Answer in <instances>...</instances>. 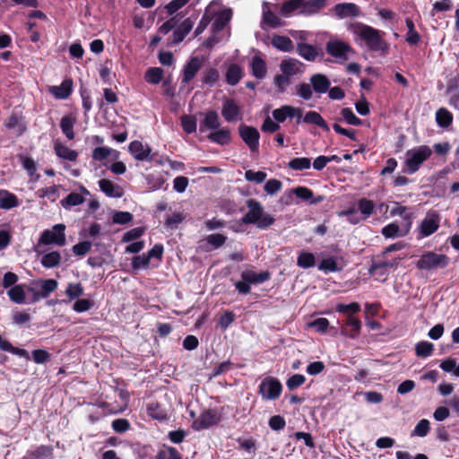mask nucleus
Here are the masks:
<instances>
[{
    "instance_id": "obj_1",
    "label": "nucleus",
    "mask_w": 459,
    "mask_h": 459,
    "mask_svg": "<svg viewBox=\"0 0 459 459\" xmlns=\"http://www.w3.org/2000/svg\"><path fill=\"white\" fill-rule=\"evenodd\" d=\"M349 30L359 47L377 53L381 56H386L389 54L390 44L384 39L385 34L384 31L359 22L351 23Z\"/></svg>"
},
{
    "instance_id": "obj_2",
    "label": "nucleus",
    "mask_w": 459,
    "mask_h": 459,
    "mask_svg": "<svg viewBox=\"0 0 459 459\" xmlns=\"http://www.w3.org/2000/svg\"><path fill=\"white\" fill-rule=\"evenodd\" d=\"M247 207L248 211L241 219L244 224H254L260 230H265L275 222V219L264 212V207L255 199H248Z\"/></svg>"
},
{
    "instance_id": "obj_3",
    "label": "nucleus",
    "mask_w": 459,
    "mask_h": 459,
    "mask_svg": "<svg viewBox=\"0 0 459 459\" xmlns=\"http://www.w3.org/2000/svg\"><path fill=\"white\" fill-rule=\"evenodd\" d=\"M432 154V150L428 145H420L408 150L405 152V165L407 171L413 174L419 170L421 164Z\"/></svg>"
},
{
    "instance_id": "obj_4",
    "label": "nucleus",
    "mask_w": 459,
    "mask_h": 459,
    "mask_svg": "<svg viewBox=\"0 0 459 459\" xmlns=\"http://www.w3.org/2000/svg\"><path fill=\"white\" fill-rule=\"evenodd\" d=\"M65 225L59 223L52 227L51 230H45L40 234L38 241L37 247L39 248L41 245H56L64 246L65 244Z\"/></svg>"
},
{
    "instance_id": "obj_5",
    "label": "nucleus",
    "mask_w": 459,
    "mask_h": 459,
    "mask_svg": "<svg viewBox=\"0 0 459 459\" xmlns=\"http://www.w3.org/2000/svg\"><path fill=\"white\" fill-rule=\"evenodd\" d=\"M222 420V415L217 409L203 411L199 417L192 423V429L200 431L218 425Z\"/></svg>"
},
{
    "instance_id": "obj_6",
    "label": "nucleus",
    "mask_w": 459,
    "mask_h": 459,
    "mask_svg": "<svg viewBox=\"0 0 459 459\" xmlns=\"http://www.w3.org/2000/svg\"><path fill=\"white\" fill-rule=\"evenodd\" d=\"M448 264V257L446 255L434 252L424 253L417 261L416 266L420 270H432L445 268Z\"/></svg>"
},
{
    "instance_id": "obj_7",
    "label": "nucleus",
    "mask_w": 459,
    "mask_h": 459,
    "mask_svg": "<svg viewBox=\"0 0 459 459\" xmlns=\"http://www.w3.org/2000/svg\"><path fill=\"white\" fill-rule=\"evenodd\" d=\"M281 390L282 385L277 378L266 377L261 381L258 393L264 400H276L281 395Z\"/></svg>"
},
{
    "instance_id": "obj_8",
    "label": "nucleus",
    "mask_w": 459,
    "mask_h": 459,
    "mask_svg": "<svg viewBox=\"0 0 459 459\" xmlns=\"http://www.w3.org/2000/svg\"><path fill=\"white\" fill-rule=\"evenodd\" d=\"M327 54L340 62H345L349 54L352 53V48L345 41L340 39L329 40L325 45Z\"/></svg>"
},
{
    "instance_id": "obj_9",
    "label": "nucleus",
    "mask_w": 459,
    "mask_h": 459,
    "mask_svg": "<svg viewBox=\"0 0 459 459\" xmlns=\"http://www.w3.org/2000/svg\"><path fill=\"white\" fill-rule=\"evenodd\" d=\"M238 134L251 152H258L260 134L255 127L242 124L238 126Z\"/></svg>"
},
{
    "instance_id": "obj_10",
    "label": "nucleus",
    "mask_w": 459,
    "mask_h": 459,
    "mask_svg": "<svg viewBox=\"0 0 459 459\" xmlns=\"http://www.w3.org/2000/svg\"><path fill=\"white\" fill-rule=\"evenodd\" d=\"M221 115L228 123L241 121L243 113L239 105L232 99H224L221 107Z\"/></svg>"
},
{
    "instance_id": "obj_11",
    "label": "nucleus",
    "mask_w": 459,
    "mask_h": 459,
    "mask_svg": "<svg viewBox=\"0 0 459 459\" xmlns=\"http://www.w3.org/2000/svg\"><path fill=\"white\" fill-rule=\"evenodd\" d=\"M32 285L39 288L38 292H34L30 296V302H38L42 299L48 298L50 293L54 292L58 286V282L55 279L39 280L33 281Z\"/></svg>"
},
{
    "instance_id": "obj_12",
    "label": "nucleus",
    "mask_w": 459,
    "mask_h": 459,
    "mask_svg": "<svg viewBox=\"0 0 459 459\" xmlns=\"http://www.w3.org/2000/svg\"><path fill=\"white\" fill-rule=\"evenodd\" d=\"M412 223V215L405 214L404 216V224L402 227H399L396 223L393 222L382 229V234L384 237L387 238H394L396 237H403L405 236L411 226Z\"/></svg>"
},
{
    "instance_id": "obj_13",
    "label": "nucleus",
    "mask_w": 459,
    "mask_h": 459,
    "mask_svg": "<svg viewBox=\"0 0 459 459\" xmlns=\"http://www.w3.org/2000/svg\"><path fill=\"white\" fill-rule=\"evenodd\" d=\"M128 151L138 161L153 160L152 148L147 143H143L142 142L136 140L133 141L128 146Z\"/></svg>"
},
{
    "instance_id": "obj_14",
    "label": "nucleus",
    "mask_w": 459,
    "mask_h": 459,
    "mask_svg": "<svg viewBox=\"0 0 459 459\" xmlns=\"http://www.w3.org/2000/svg\"><path fill=\"white\" fill-rule=\"evenodd\" d=\"M440 217L437 212H429L420 225V235L426 238L436 232L439 227Z\"/></svg>"
},
{
    "instance_id": "obj_15",
    "label": "nucleus",
    "mask_w": 459,
    "mask_h": 459,
    "mask_svg": "<svg viewBox=\"0 0 459 459\" xmlns=\"http://www.w3.org/2000/svg\"><path fill=\"white\" fill-rule=\"evenodd\" d=\"M204 59L199 56H193L183 68L182 82L188 83L197 74L203 66Z\"/></svg>"
},
{
    "instance_id": "obj_16",
    "label": "nucleus",
    "mask_w": 459,
    "mask_h": 459,
    "mask_svg": "<svg viewBox=\"0 0 459 459\" xmlns=\"http://www.w3.org/2000/svg\"><path fill=\"white\" fill-rule=\"evenodd\" d=\"M27 285L18 284L7 290V296L9 299L15 304H33L30 302V296L26 295Z\"/></svg>"
},
{
    "instance_id": "obj_17",
    "label": "nucleus",
    "mask_w": 459,
    "mask_h": 459,
    "mask_svg": "<svg viewBox=\"0 0 459 459\" xmlns=\"http://www.w3.org/2000/svg\"><path fill=\"white\" fill-rule=\"evenodd\" d=\"M296 52L299 56L308 62H315L317 58L323 56V53L319 48L311 44H302L296 48Z\"/></svg>"
},
{
    "instance_id": "obj_18",
    "label": "nucleus",
    "mask_w": 459,
    "mask_h": 459,
    "mask_svg": "<svg viewBox=\"0 0 459 459\" xmlns=\"http://www.w3.org/2000/svg\"><path fill=\"white\" fill-rule=\"evenodd\" d=\"M221 126L218 113L215 110H208L204 114V119L200 123L199 130L204 133L207 130H217Z\"/></svg>"
},
{
    "instance_id": "obj_19",
    "label": "nucleus",
    "mask_w": 459,
    "mask_h": 459,
    "mask_svg": "<svg viewBox=\"0 0 459 459\" xmlns=\"http://www.w3.org/2000/svg\"><path fill=\"white\" fill-rule=\"evenodd\" d=\"M333 12L339 19L348 17H357L359 15V8L352 3L337 4L333 7Z\"/></svg>"
},
{
    "instance_id": "obj_20",
    "label": "nucleus",
    "mask_w": 459,
    "mask_h": 459,
    "mask_svg": "<svg viewBox=\"0 0 459 459\" xmlns=\"http://www.w3.org/2000/svg\"><path fill=\"white\" fill-rule=\"evenodd\" d=\"M303 63L296 58H287L281 61L280 65L282 74L288 76H293L303 72Z\"/></svg>"
},
{
    "instance_id": "obj_21",
    "label": "nucleus",
    "mask_w": 459,
    "mask_h": 459,
    "mask_svg": "<svg viewBox=\"0 0 459 459\" xmlns=\"http://www.w3.org/2000/svg\"><path fill=\"white\" fill-rule=\"evenodd\" d=\"M270 273L267 271L256 273L253 270H245L241 273V279L247 281L248 284H261L270 279Z\"/></svg>"
},
{
    "instance_id": "obj_22",
    "label": "nucleus",
    "mask_w": 459,
    "mask_h": 459,
    "mask_svg": "<svg viewBox=\"0 0 459 459\" xmlns=\"http://www.w3.org/2000/svg\"><path fill=\"white\" fill-rule=\"evenodd\" d=\"M81 191L82 193H70L61 201L62 206L65 209H70L73 206L82 204L85 201L84 195H89L90 192L84 186H81Z\"/></svg>"
},
{
    "instance_id": "obj_23",
    "label": "nucleus",
    "mask_w": 459,
    "mask_h": 459,
    "mask_svg": "<svg viewBox=\"0 0 459 459\" xmlns=\"http://www.w3.org/2000/svg\"><path fill=\"white\" fill-rule=\"evenodd\" d=\"M100 190L108 197L119 198L123 195V189L118 185L109 179H100L99 181Z\"/></svg>"
},
{
    "instance_id": "obj_24",
    "label": "nucleus",
    "mask_w": 459,
    "mask_h": 459,
    "mask_svg": "<svg viewBox=\"0 0 459 459\" xmlns=\"http://www.w3.org/2000/svg\"><path fill=\"white\" fill-rule=\"evenodd\" d=\"M194 26V21L191 18L184 20L173 32L172 43L178 44L191 31Z\"/></svg>"
},
{
    "instance_id": "obj_25",
    "label": "nucleus",
    "mask_w": 459,
    "mask_h": 459,
    "mask_svg": "<svg viewBox=\"0 0 459 459\" xmlns=\"http://www.w3.org/2000/svg\"><path fill=\"white\" fill-rule=\"evenodd\" d=\"M310 83L313 90L319 94H323L328 91L331 82L330 80L322 74H316L310 77Z\"/></svg>"
},
{
    "instance_id": "obj_26",
    "label": "nucleus",
    "mask_w": 459,
    "mask_h": 459,
    "mask_svg": "<svg viewBox=\"0 0 459 459\" xmlns=\"http://www.w3.org/2000/svg\"><path fill=\"white\" fill-rule=\"evenodd\" d=\"M325 3L326 0H301L300 14L316 13L325 7Z\"/></svg>"
},
{
    "instance_id": "obj_27",
    "label": "nucleus",
    "mask_w": 459,
    "mask_h": 459,
    "mask_svg": "<svg viewBox=\"0 0 459 459\" xmlns=\"http://www.w3.org/2000/svg\"><path fill=\"white\" fill-rule=\"evenodd\" d=\"M252 75L257 79H264L267 74L265 61L260 56H254L250 63Z\"/></svg>"
},
{
    "instance_id": "obj_28",
    "label": "nucleus",
    "mask_w": 459,
    "mask_h": 459,
    "mask_svg": "<svg viewBox=\"0 0 459 459\" xmlns=\"http://www.w3.org/2000/svg\"><path fill=\"white\" fill-rule=\"evenodd\" d=\"M72 81L71 80H65L60 85L58 86H51L49 88V92L58 100H65L67 99L71 92H72Z\"/></svg>"
},
{
    "instance_id": "obj_29",
    "label": "nucleus",
    "mask_w": 459,
    "mask_h": 459,
    "mask_svg": "<svg viewBox=\"0 0 459 459\" xmlns=\"http://www.w3.org/2000/svg\"><path fill=\"white\" fill-rule=\"evenodd\" d=\"M39 252L41 254L40 263L43 267L50 269L59 265L61 262V255L58 251Z\"/></svg>"
},
{
    "instance_id": "obj_30",
    "label": "nucleus",
    "mask_w": 459,
    "mask_h": 459,
    "mask_svg": "<svg viewBox=\"0 0 459 459\" xmlns=\"http://www.w3.org/2000/svg\"><path fill=\"white\" fill-rule=\"evenodd\" d=\"M207 137L212 143L220 145H226L231 141L230 130L227 127L217 129L216 131L209 134Z\"/></svg>"
},
{
    "instance_id": "obj_31",
    "label": "nucleus",
    "mask_w": 459,
    "mask_h": 459,
    "mask_svg": "<svg viewBox=\"0 0 459 459\" xmlns=\"http://www.w3.org/2000/svg\"><path fill=\"white\" fill-rule=\"evenodd\" d=\"M76 124V117L72 114L66 115L61 118L60 128L62 133L68 140L74 139V126Z\"/></svg>"
},
{
    "instance_id": "obj_32",
    "label": "nucleus",
    "mask_w": 459,
    "mask_h": 459,
    "mask_svg": "<svg viewBox=\"0 0 459 459\" xmlns=\"http://www.w3.org/2000/svg\"><path fill=\"white\" fill-rule=\"evenodd\" d=\"M346 325L350 326L351 330L347 331L346 328H342V334L351 339L357 338L361 329V322L352 316H348L346 318Z\"/></svg>"
},
{
    "instance_id": "obj_33",
    "label": "nucleus",
    "mask_w": 459,
    "mask_h": 459,
    "mask_svg": "<svg viewBox=\"0 0 459 459\" xmlns=\"http://www.w3.org/2000/svg\"><path fill=\"white\" fill-rule=\"evenodd\" d=\"M54 151L56 156L63 160L74 161L78 157L76 151L68 148L66 145L59 142H56L54 143Z\"/></svg>"
},
{
    "instance_id": "obj_34",
    "label": "nucleus",
    "mask_w": 459,
    "mask_h": 459,
    "mask_svg": "<svg viewBox=\"0 0 459 459\" xmlns=\"http://www.w3.org/2000/svg\"><path fill=\"white\" fill-rule=\"evenodd\" d=\"M271 43L273 48L282 52H292L295 48L292 40L286 36L274 35Z\"/></svg>"
},
{
    "instance_id": "obj_35",
    "label": "nucleus",
    "mask_w": 459,
    "mask_h": 459,
    "mask_svg": "<svg viewBox=\"0 0 459 459\" xmlns=\"http://www.w3.org/2000/svg\"><path fill=\"white\" fill-rule=\"evenodd\" d=\"M19 205L16 195L7 190H0V209L10 210Z\"/></svg>"
},
{
    "instance_id": "obj_36",
    "label": "nucleus",
    "mask_w": 459,
    "mask_h": 459,
    "mask_svg": "<svg viewBox=\"0 0 459 459\" xmlns=\"http://www.w3.org/2000/svg\"><path fill=\"white\" fill-rule=\"evenodd\" d=\"M147 414L152 419L163 421L168 419V413L166 410L158 403H150L147 404Z\"/></svg>"
},
{
    "instance_id": "obj_37",
    "label": "nucleus",
    "mask_w": 459,
    "mask_h": 459,
    "mask_svg": "<svg viewBox=\"0 0 459 459\" xmlns=\"http://www.w3.org/2000/svg\"><path fill=\"white\" fill-rule=\"evenodd\" d=\"M243 77V69L237 64L230 65L226 72V82L230 85H237Z\"/></svg>"
},
{
    "instance_id": "obj_38",
    "label": "nucleus",
    "mask_w": 459,
    "mask_h": 459,
    "mask_svg": "<svg viewBox=\"0 0 459 459\" xmlns=\"http://www.w3.org/2000/svg\"><path fill=\"white\" fill-rule=\"evenodd\" d=\"M303 122L309 125H316L325 131H329V126L322 116L316 111H308L303 117Z\"/></svg>"
},
{
    "instance_id": "obj_39",
    "label": "nucleus",
    "mask_w": 459,
    "mask_h": 459,
    "mask_svg": "<svg viewBox=\"0 0 459 459\" xmlns=\"http://www.w3.org/2000/svg\"><path fill=\"white\" fill-rule=\"evenodd\" d=\"M397 266V259L393 261H384V260H377L372 263L369 273L371 274H379L381 276L385 274V270L388 267H396Z\"/></svg>"
},
{
    "instance_id": "obj_40",
    "label": "nucleus",
    "mask_w": 459,
    "mask_h": 459,
    "mask_svg": "<svg viewBox=\"0 0 459 459\" xmlns=\"http://www.w3.org/2000/svg\"><path fill=\"white\" fill-rule=\"evenodd\" d=\"M232 17V12L230 9L222 10L216 17L213 24L212 30L213 32H218L222 30L227 23L230 21Z\"/></svg>"
},
{
    "instance_id": "obj_41",
    "label": "nucleus",
    "mask_w": 459,
    "mask_h": 459,
    "mask_svg": "<svg viewBox=\"0 0 459 459\" xmlns=\"http://www.w3.org/2000/svg\"><path fill=\"white\" fill-rule=\"evenodd\" d=\"M262 22L266 23L272 28H276L281 25V19L269 10V4L266 2H264L263 4Z\"/></svg>"
},
{
    "instance_id": "obj_42",
    "label": "nucleus",
    "mask_w": 459,
    "mask_h": 459,
    "mask_svg": "<svg viewBox=\"0 0 459 459\" xmlns=\"http://www.w3.org/2000/svg\"><path fill=\"white\" fill-rule=\"evenodd\" d=\"M453 114L446 108H440L436 112V122L438 126L447 128L453 123Z\"/></svg>"
},
{
    "instance_id": "obj_43",
    "label": "nucleus",
    "mask_w": 459,
    "mask_h": 459,
    "mask_svg": "<svg viewBox=\"0 0 459 459\" xmlns=\"http://www.w3.org/2000/svg\"><path fill=\"white\" fill-rule=\"evenodd\" d=\"M295 107L290 105L281 106L273 111V117L278 123H282L286 118H293Z\"/></svg>"
},
{
    "instance_id": "obj_44",
    "label": "nucleus",
    "mask_w": 459,
    "mask_h": 459,
    "mask_svg": "<svg viewBox=\"0 0 459 459\" xmlns=\"http://www.w3.org/2000/svg\"><path fill=\"white\" fill-rule=\"evenodd\" d=\"M407 33L405 40L409 45H417L420 41V35L415 30L414 22L411 18L405 19Z\"/></svg>"
},
{
    "instance_id": "obj_45",
    "label": "nucleus",
    "mask_w": 459,
    "mask_h": 459,
    "mask_svg": "<svg viewBox=\"0 0 459 459\" xmlns=\"http://www.w3.org/2000/svg\"><path fill=\"white\" fill-rule=\"evenodd\" d=\"M301 0L284 1L281 7V13L284 17L290 16L294 12L300 14Z\"/></svg>"
},
{
    "instance_id": "obj_46",
    "label": "nucleus",
    "mask_w": 459,
    "mask_h": 459,
    "mask_svg": "<svg viewBox=\"0 0 459 459\" xmlns=\"http://www.w3.org/2000/svg\"><path fill=\"white\" fill-rule=\"evenodd\" d=\"M297 264L300 268L308 269L316 264V258L312 253L302 251L297 258Z\"/></svg>"
},
{
    "instance_id": "obj_47",
    "label": "nucleus",
    "mask_w": 459,
    "mask_h": 459,
    "mask_svg": "<svg viewBox=\"0 0 459 459\" xmlns=\"http://www.w3.org/2000/svg\"><path fill=\"white\" fill-rule=\"evenodd\" d=\"M318 270L327 273H334L342 270V267H339L336 262L335 257H328L323 259L318 264Z\"/></svg>"
},
{
    "instance_id": "obj_48",
    "label": "nucleus",
    "mask_w": 459,
    "mask_h": 459,
    "mask_svg": "<svg viewBox=\"0 0 459 459\" xmlns=\"http://www.w3.org/2000/svg\"><path fill=\"white\" fill-rule=\"evenodd\" d=\"M358 209L360 213L364 216V219H368L373 214L375 210V204L373 201L367 198H360L358 201Z\"/></svg>"
},
{
    "instance_id": "obj_49",
    "label": "nucleus",
    "mask_w": 459,
    "mask_h": 459,
    "mask_svg": "<svg viewBox=\"0 0 459 459\" xmlns=\"http://www.w3.org/2000/svg\"><path fill=\"white\" fill-rule=\"evenodd\" d=\"M434 345L427 341H421L416 344L415 352L418 357L428 358L432 355Z\"/></svg>"
},
{
    "instance_id": "obj_50",
    "label": "nucleus",
    "mask_w": 459,
    "mask_h": 459,
    "mask_svg": "<svg viewBox=\"0 0 459 459\" xmlns=\"http://www.w3.org/2000/svg\"><path fill=\"white\" fill-rule=\"evenodd\" d=\"M288 167L293 170L308 169L311 167V160L306 157L294 158L288 162Z\"/></svg>"
},
{
    "instance_id": "obj_51",
    "label": "nucleus",
    "mask_w": 459,
    "mask_h": 459,
    "mask_svg": "<svg viewBox=\"0 0 459 459\" xmlns=\"http://www.w3.org/2000/svg\"><path fill=\"white\" fill-rule=\"evenodd\" d=\"M163 77V70L160 67H151L145 73V81L152 84H158Z\"/></svg>"
},
{
    "instance_id": "obj_52",
    "label": "nucleus",
    "mask_w": 459,
    "mask_h": 459,
    "mask_svg": "<svg viewBox=\"0 0 459 459\" xmlns=\"http://www.w3.org/2000/svg\"><path fill=\"white\" fill-rule=\"evenodd\" d=\"M219 76H220V74L217 69L208 68L203 72L202 82L204 84L212 87L215 85L216 82L218 81Z\"/></svg>"
},
{
    "instance_id": "obj_53",
    "label": "nucleus",
    "mask_w": 459,
    "mask_h": 459,
    "mask_svg": "<svg viewBox=\"0 0 459 459\" xmlns=\"http://www.w3.org/2000/svg\"><path fill=\"white\" fill-rule=\"evenodd\" d=\"M211 6H212V4L208 8H206L202 19L200 20L197 27L195 28V37H197L198 35L203 33L204 31V30L207 28V26L209 25V23L211 22V21L212 20L213 13L210 12Z\"/></svg>"
},
{
    "instance_id": "obj_54",
    "label": "nucleus",
    "mask_w": 459,
    "mask_h": 459,
    "mask_svg": "<svg viewBox=\"0 0 459 459\" xmlns=\"http://www.w3.org/2000/svg\"><path fill=\"white\" fill-rule=\"evenodd\" d=\"M291 37L296 40V48L299 45L308 44L312 38V33L307 30H292L290 31Z\"/></svg>"
},
{
    "instance_id": "obj_55",
    "label": "nucleus",
    "mask_w": 459,
    "mask_h": 459,
    "mask_svg": "<svg viewBox=\"0 0 459 459\" xmlns=\"http://www.w3.org/2000/svg\"><path fill=\"white\" fill-rule=\"evenodd\" d=\"M6 128L12 130L17 128L18 134H22L25 131L24 125L22 124L21 118L16 115L10 116L4 122Z\"/></svg>"
},
{
    "instance_id": "obj_56",
    "label": "nucleus",
    "mask_w": 459,
    "mask_h": 459,
    "mask_svg": "<svg viewBox=\"0 0 459 459\" xmlns=\"http://www.w3.org/2000/svg\"><path fill=\"white\" fill-rule=\"evenodd\" d=\"M181 126L186 134H192L196 131V120L192 116H183L181 117Z\"/></svg>"
},
{
    "instance_id": "obj_57",
    "label": "nucleus",
    "mask_w": 459,
    "mask_h": 459,
    "mask_svg": "<svg viewBox=\"0 0 459 459\" xmlns=\"http://www.w3.org/2000/svg\"><path fill=\"white\" fill-rule=\"evenodd\" d=\"M227 240V237L222 234H211L205 238V241L212 247V248L217 249L223 246Z\"/></svg>"
},
{
    "instance_id": "obj_58",
    "label": "nucleus",
    "mask_w": 459,
    "mask_h": 459,
    "mask_svg": "<svg viewBox=\"0 0 459 459\" xmlns=\"http://www.w3.org/2000/svg\"><path fill=\"white\" fill-rule=\"evenodd\" d=\"M306 382L305 376L301 374H294L286 381V386L292 391L301 386Z\"/></svg>"
},
{
    "instance_id": "obj_59",
    "label": "nucleus",
    "mask_w": 459,
    "mask_h": 459,
    "mask_svg": "<svg viewBox=\"0 0 459 459\" xmlns=\"http://www.w3.org/2000/svg\"><path fill=\"white\" fill-rule=\"evenodd\" d=\"M92 243L91 241L85 240L81 241L77 244H75L73 247V253L77 256H83L85 255L91 249Z\"/></svg>"
},
{
    "instance_id": "obj_60",
    "label": "nucleus",
    "mask_w": 459,
    "mask_h": 459,
    "mask_svg": "<svg viewBox=\"0 0 459 459\" xmlns=\"http://www.w3.org/2000/svg\"><path fill=\"white\" fill-rule=\"evenodd\" d=\"M341 114L343 119L349 124L352 126H360L362 121L360 118L355 116L353 111L350 108H344L342 109Z\"/></svg>"
},
{
    "instance_id": "obj_61",
    "label": "nucleus",
    "mask_w": 459,
    "mask_h": 459,
    "mask_svg": "<svg viewBox=\"0 0 459 459\" xmlns=\"http://www.w3.org/2000/svg\"><path fill=\"white\" fill-rule=\"evenodd\" d=\"M110 147L108 146H100L96 147L92 151L91 157L94 160L97 161H103L110 155Z\"/></svg>"
},
{
    "instance_id": "obj_62",
    "label": "nucleus",
    "mask_w": 459,
    "mask_h": 459,
    "mask_svg": "<svg viewBox=\"0 0 459 459\" xmlns=\"http://www.w3.org/2000/svg\"><path fill=\"white\" fill-rule=\"evenodd\" d=\"M65 294L70 299H77L83 294V288L81 283H69Z\"/></svg>"
},
{
    "instance_id": "obj_63",
    "label": "nucleus",
    "mask_w": 459,
    "mask_h": 459,
    "mask_svg": "<svg viewBox=\"0 0 459 459\" xmlns=\"http://www.w3.org/2000/svg\"><path fill=\"white\" fill-rule=\"evenodd\" d=\"M150 261L146 254L136 255L132 260V267L134 270L146 269L150 264Z\"/></svg>"
},
{
    "instance_id": "obj_64",
    "label": "nucleus",
    "mask_w": 459,
    "mask_h": 459,
    "mask_svg": "<svg viewBox=\"0 0 459 459\" xmlns=\"http://www.w3.org/2000/svg\"><path fill=\"white\" fill-rule=\"evenodd\" d=\"M245 178L247 181L260 184L265 180L266 173L264 171H254L249 169L245 172Z\"/></svg>"
}]
</instances>
